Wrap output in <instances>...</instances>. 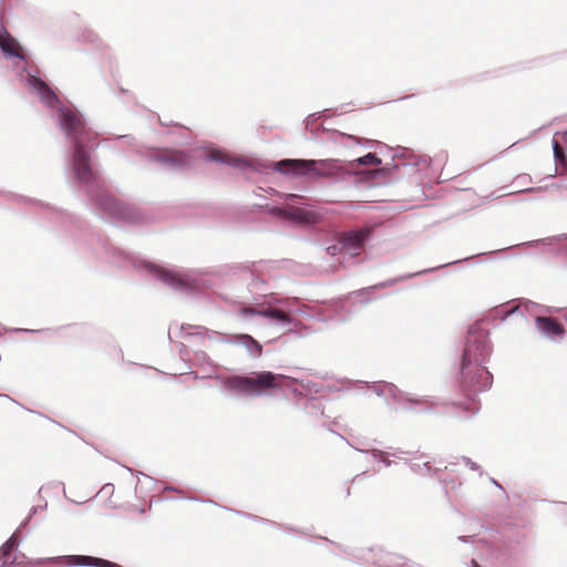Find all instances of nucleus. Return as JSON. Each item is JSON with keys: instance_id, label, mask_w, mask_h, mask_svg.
<instances>
[{"instance_id": "nucleus-1", "label": "nucleus", "mask_w": 567, "mask_h": 567, "mask_svg": "<svg viewBox=\"0 0 567 567\" xmlns=\"http://www.w3.org/2000/svg\"><path fill=\"white\" fill-rule=\"evenodd\" d=\"M58 118L61 128L74 144L73 171L79 182L89 184L95 181L94 173L89 165L86 151V142L91 141L92 133L86 130L80 116L68 107L60 106L58 109Z\"/></svg>"}, {"instance_id": "nucleus-2", "label": "nucleus", "mask_w": 567, "mask_h": 567, "mask_svg": "<svg viewBox=\"0 0 567 567\" xmlns=\"http://www.w3.org/2000/svg\"><path fill=\"white\" fill-rule=\"evenodd\" d=\"M492 353L488 336L478 323L468 328L462 354L461 370L465 382H471L472 373L478 375L480 388L491 386L493 377L484 365Z\"/></svg>"}, {"instance_id": "nucleus-3", "label": "nucleus", "mask_w": 567, "mask_h": 567, "mask_svg": "<svg viewBox=\"0 0 567 567\" xmlns=\"http://www.w3.org/2000/svg\"><path fill=\"white\" fill-rule=\"evenodd\" d=\"M354 386L358 389L367 388L371 390L374 394L382 398L388 405L401 408L415 413L432 412L437 406L445 404L436 396H416L414 394L403 392L393 383L384 381L373 382L371 385L363 381H355Z\"/></svg>"}, {"instance_id": "nucleus-4", "label": "nucleus", "mask_w": 567, "mask_h": 567, "mask_svg": "<svg viewBox=\"0 0 567 567\" xmlns=\"http://www.w3.org/2000/svg\"><path fill=\"white\" fill-rule=\"evenodd\" d=\"M316 319L326 321L340 320L341 318L336 316L324 317L297 298H286V341L290 338L310 334L313 331L312 322Z\"/></svg>"}, {"instance_id": "nucleus-5", "label": "nucleus", "mask_w": 567, "mask_h": 567, "mask_svg": "<svg viewBox=\"0 0 567 567\" xmlns=\"http://www.w3.org/2000/svg\"><path fill=\"white\" fill-rule=\"evenodd\" d=\"M282 385V377L269 371L252 372L246 377H233L226 382V386L245 396L271 395Z\"/></svg>"}, {"instance_id": "nucleus-6", "label": "nucleus", "mask_w": 567, "mask_h": 567, "mask_svg": "<svg viewBox=\"0 0 567 567\" xmlns=\"http://www.w3.org/2000/svg\"><path fill=\"white\" fill-rule=\"evenodd\" d=\"M320 388L309 379L286 374V399L301 403L305 411L313 417L324 416V406L319 400Z\"/></svg>"}, {"instance_id": "nucleus-7", "label": "nucleus", "mask_w": 567, "mask_h": 567, "mask_svg": "<svg viewBox=\"0 0 567 567\" xmlns=\"http://www.w3.org/2000/svg\"><path fill=\"white\" fill-rule=\"evenodd\" d=\"M286 177L305 176L315 177H339L341 165L338 159H288L286 158Z\"/></svg>"}, {"instance_id": "nucleus-8", "label": "nucleus", "mask_w": 567, "mask_h": 567, "mask_svg": "<svg viewBox=\"0 0 567 567\" xmlns=\"http://www.w3.org/2000/svg\"><path fill=\"white\" fill-rule=\"evenodd\" d=\"M344 556L377 567H415V564L404 556L384 550L382 547L361 548L352 553L344 550Z\"/></svg>"}, {"instance_id": "nucleus-9", "label": "nucleus", "mask_w": 567, "mask_h": 567, "mask_svg": "<svg viewBox=\"0 0 567 567\" xmlns=\"http://www.w3.org/2000/svg\"><path fill=\"white\" fill-rule=\"evenodd\" d=\"M194 158L217 162L238 168L247 174L248 179H252L254 175L258 173L262 174L268 168L257 161H248L241 157H236L220 150L206 151L198 148L195 151Z\"/></svg>"}, {"instance_id": "nucleus-10", "label": "nucleus", "mask_w": 567, "mask_h": 567, "mask_svg": "<svg viewBox=\"0 0 567 567\" xmlns=\"http://www.w3.org/2000/svg\"><path fill=\"white\" fill-rule=\"evenodd\" d=\"M144 267L155 278L176 290H196L205 286V280H199L193 271L184 274L173 272L151 262H145Z\"/></svg>"}, {"instance_id": "nucleus-11", "label": "nucleus", "mask_w": 567, "mask_h": 567, "mask_svg": "<svg viewBox=\"0 0 567 567\" xmlns=\"http://www.w3.org/2000/svg\"><path fill=\"white\" fill-rule=\"evenodd\" d=\"M373 235V227L364 226L357 229L343 231L340 238V246L343 248V255L349 257H358L364 250Z\"/></svg>"}, {"instance_id": "nucleus-12", "label": "nucleus", "mask_w": 567, "mask_h": 567, "mask_svg": "<svg viewBox=\"0 0 567 567\" xmlns=\"http://www.w3.org/2000/svg\"><path fill=\"white\" fill-rule=\"evenodd\" d=\"M526 310L534 316L538 332L551 341L560 340L565 334V328L555 318L543 316L542 306L534 302L525 303Z\"/></svg>"}, {"instance_id": "nucleus-13", "label": "nucleus", "mask_w": 567, "mask_h": 567, "mask_svg": "<svg viewBox=\"0 0 567 567\" xmlns=\"http://www.w3.org/2000/svg\"><path fill=\"white\" fill-rule=\"evenodd\" d=\"M470 381L471 382H465L463 373L461 372L458 386L461 391L468 398L465 403L456 405V408L460 409L458 415L461 417H471L475 415L480 410V403L475 400L474 394L489 389V386L480 388L477 382L478 375L476 373H472Z\"/></svg>"}, {"instance_id": "nucleus-14", "label": "nucleus", "mask_w": 567, "mask_h": 567, "mask_svg": "<svg viewBox=\"0 0 567 567\" xmlns=\"http://www.w3.org/2000/svg\"><path fill=\"white\" fill-rule=\"evenodd\" d=\"M293 194H286V224L292 223L300 226H312L321 221L322 215L308 207H292L287 200L295 198Z\"/></svg>"}, {"instance_id": "nucleus-15", "label": "nucleus", "mask_w": 567, "mask_h": 567, "mask_svg": "<svg viewBox=\"0 0 567 567\" xmlns=\"http://www.w3.org/2000/svg\"><path fill=\"white\" fill-rule=\"evenodd\" d=\"M432 161L433 159L426 155H419L413 153L411 150L400 147L392 157L391 165L394 169L402 166L412 167L421 172L427 168Z\"/></svg>"}, {"instance_id": "nucleus-16", "label": "nucleus", "mask_w": 567, "mask_h": 567, "mask_svg": "<svg viewBox=\"0 0 567 567\" xmlns=\"http://www.w3.org/2000/svg\"><path fill=\"white\" fill-rule=\"evenodd\" d=\"M152 159L159 163L164 168L171 171L184 169L190 165L187 155L172 150L161 151L154 154Z\"/></svg>"}, {"instance_id": "nucleus-17", "label": "nucleus", "mask_w": 567, "mask_h": 567, "mask_svg": "<svg viewBox=\"0 0 567 567\" xmlns=\"http://www.w3.org/2000/svg\"><path fill=\"white\" fill-rule=\"evenodd\" d=\"M409 467L411 471L417 475L426 476V475H434L437 476L439 481L443 484V487L445 489V493L449 494V487L455 488L456 483L452 480L447 482L446 477L441 473V470L437 467H433L429 461L420 462L419 458H411L408 462Z\"/></svg>"}, {"instance_id": "nucleus-18", "label": "nucleus", "mask_w": 567, "mask_h": 567, "mask_svg": "<svg viewBox=\"0 0 567 567\" xmlns=\"http://www.w3.org/2000/svg\"><path fill=\"white\" fill-rule=\"evenodd\" d=\"M28 84L34 90L37 94H39L41 101L48 105L53 106L59 103V99L55 93L48 86V84L38 78L35 74L28 73L27 75Z\"/></svg>"}, {"instance_id": "nucleus-19", "label": "nucleus", "mask_w": 567, "mask_h": 567, "mask_svg": "<svg viewBox=\"0 0 567 567\" xmlns=\"http://www.w3.org/2000/svg\"><path fill=\"white\" fill-rule=\"evenodd\" d=\"M97 208L111 218L123 219L126 217L122 203L110 195H102L96 202Z\"/></svg>"}, {"instance_id": "nucleus-20", "label": "nucleus", "mask_w": 567, "mask_h": 567, "mask_svg": "<svg viewBox=\"0 0 567 567\" xmlns=\"http://www.w3.org/2000/svg\"><path fill=\"white\" fill-rule=\"evenodd\" d=\"M433 269L434 268H429V269L420 270V271H416V272H409V274L400 275L398 277L384 280V281H382V282H380L378 285L370 286L368 288L354 291V292H352V295L364 296V295L370 293L371 291H373L377 288L391 287V286H394V285H396L399 282H402V281L406 280V279L413 278L415 276H420V275H423V274L431 272Z\"/></svg>"}, {"instance_id": "nucleus-21", "label": "nucleus", "mask_w": 567, "mask_h": 567, "mask_svg": "<svg viewBox=\"0 0 567 567\" xmlns=\"http://www.w3.org/2000/svg\"><path fill=\"white\" fill-rule=\"evenodd\" d=\"M17 533H14L0 548V567H11L20 564L19 557L13 553L17 546Z\"/></svg>"}, {"instance_id": "nucleus-22", "label": "nucleus", "mask_w": 567, "mask_h": 567, "mask_svg": "<svg viewBox=\"0 0 567 567\" xmlns=\"http://www.w3.org/2000/svg\"><path fill=\"white\" fill-rule=\"evenodd\" d=\"M0 49L7 58H19L24 60V55L20 53V47L3 28H0Z\"/></svg>"}, {"instance_id": "nucleus-23", "label": "nucleus", "mask_w": 567, "mask_h": 567, "mask_svg": "<svg viewBox=\"0 0 567 567\" xmlns=\"http://www.w3.org/2000/svg\"><path fill=\"white\" fill-rule=\"evenodd\" d=\"M231 342L244 346L247 352L254 358H257L261 354V344L249 334L235 336Z\"/></svg>"}, {"instance_id": "nucleus-24", "label": "nucleus", "mask_w": 567, "mask_h": 567, "mask_svg": "<svg viewBox=\"0 0 567 567\" xmlns=\"http://www.w3.org/2000/svg\"><path fill=\"white\" fill-rule=\"evenodd\" d=\"M381 164V159L374 153H368L352 162L349 163V168L354 169L357 166L361 165H379Z\"/></svg>"}, {"instance_id": "nucleus-25", "label": "nucleus", "mask_w": 567, "mask_h": 567, "mask_svg": "<svg viewBox=\"0 0 567 567\" xmlns=\"http://www.w3.org/2000/svg\"><path fill=\"white\" fill-rule=\"evenodd\" d=\"M339 436L342 440H344L349 445H351L355 451L361 452V453L371 454L373 460L378 461L379 463L381 461V457L389 456V452H384V451H381L378 449H369L367 445H364V446L363 445L362 446L353 445L349 441H347L344 436H342V435H339Z\"/></svg>"}, {"instance_id": "nucleus-26", "label": "nucleus", "mask_w": 567, "mask_h": 567, "mask_svg": "<svg viewBox=\"0 0 567 567\" xmlns=\"http://www.w3.org/2000/svg\"><path fill=\"white\" fill-rule=\"evenodd\" d=\"M517 311H519V307L512 306V305H503L501 307L495 308L493 311V315H495L496 317H499L501 320L503 321L507 317H509L511 315H513Z\"/></svg>"}, {"instance_id": "nucleus-27", "label": "nucleus", "mask_w": 567, "mask_h": 567, "mask_svg": "<svg viewBox=\"0 0 567 567\" xmlns=\"http://www.w3.org/2000/svg\"><path fill=\"white\" fill-rule=\"evenodd\" d=\"M340 246V238H338V241L333 245H330L327 247V254L330 256H337L339 254H343V248Z\"/></svg>"}, {"instance_id": "nucleus-28", "label": "nucleus", "mask_w": 567, "mask_h": 567, "mask_svg": "<svg viewBox=\"0 0 567 567\" xmlns=\"http://www.w3.org/2000/svg\"><path fill=\"white\" fill-rule=\"evenodd\" d=\"M462 461L467 467H470V470L477 471L480 472V475H482L481 466L477 463L465 456L462 457Z\"/></svg>"}, {"instance_id": "nucleus-29", "label": "nucleus", "mask_w": 567, "mask_h": 567, "mask_svg": "<svg viewBox=\"0 0 567 567\" xmlns=\"http://www.w3.org/2000/svg\"><path fill=\"white\" fill-rule=\"evenodd\" d=\"M554 157H558V152L564 151L556 138L551 142Z\"/></svg>"}, {"instance_id": "nucleus-30", "label": "nucleus", "mask_w": 567, "mask_h": 567, "mask_svg": "<svg viewBox=\"0 0 567 567\" xmlns=\"http://www.w3.org/2000/svg\"><path fill=\"white\" fill-rule=\"evenodd\" d=\"M408 454H409V452L398 450L395 452L389 453V456H392V457L399 458V460H403L404 455H408Z\"/></svg>"}, {"instance_id": "nucleus-31", "label": "nucleus", "mask_w": 567, "mask_h": 567, "mask_svg": "<svg viewBox=\"0 0 567 567\" xmlns=\"http://www.w3.org/2000/svg\"><path fill=\"white\" fill-rule=\"evenodd\" d=\"M556 162L560 163L561 165L565 164V161L567 159L566 154L564 151L558 152V157H555Z\"/></svg>"}, {"instance_id": "nucleus-32", "label": "nucleus", "mask_w": 567, "mask_h": 567, "mask_svg": "<svg viewBox=\"0 0 567 567\" xmlns=\"http://www.w3.org/2000/svg\"><path fill=\"white\" fill-rule=\"evenodd\" d=\"M269 212H270L272 215H276V216H281V215H284V208H280V207H272V208H269Z\"/></svg>"}, {"instance_id": "nucleus-33", "label": "nucleus", "mask_w": 567, "mask_h": 567, "mask_svg": "<svg viewBox=\"0 0 567 567\" xmlns=\"http://www.w3.org/2000/svg\"><path fill=\"white\" fill-rule=\"evenodd\" d=\"M381 464H383L384 466H391L394 462L392 460H390V456H383L381 457V461H380Z\"/></svg>"}, {"instance_id": "nucleus-34", "label": "nucleus", "mask_w": 567, "mask_h": 567, "mask_svg": "<svg viewBox=\"0 0 567 567\" xmlns=\"http://www.w3.org/2000/svg\"><path fill=\"white\" fill-rule=\"evenodd\" d=\"M331 425H338V421H337V420H333V421H331V422H329V423H327V422H323V423H322V426H323V427H326V429H328L329 431L333 432V430L331 429Z\"/></svg>"}, {"instance_id": "nucleus-35", "label": "nucleus", "mask_w": 567, "mask_h": 567, "mask_svg": "<svg viewBox=\"0 0 567 567\" xmlns=\"http://www.w3.org/2000/svg\"><path fill=\"white\" fill-rule=\"evenodd\" d=\"M275 171L277 172H284V161H279L275 164V167H274Z\"/></svg>"}, {"instance_id": "nucleus-36", "label": "nucleus", "mask_w": 567, "mask_h": 567, "mask_svg": "<svg viewBox=\"0 0 567 567\" xmlns=\"http://www.w3.org/2000/svg\"><path fill=\"white\" fill-rule=\"evenodd\" d=\"M445 158H446V154H445V153H441V154H439V155H436V156H435V159H436V161H440V162H441V161H444Z\"/></svg>"}, {"instance_id": "nucleus-37", "label": "nucleus", "mask_w": 567, "mask_h": 567, "mask_svg": "<svg viewBox=\"0 0 567 567\" xmlns=\"http://www.w3.org/2000/svg\"><path fill=\"white\" fill-rule=\"evenodd\" d=\"M561 248L564 249V252L567 254V236L564 239V243L561 245Z\"/></svg>"}, {"instance_id": "nucleus-38", "label": "nucleus", "mask_w": 567, "mask_h": 567, "mask_svg": "<svg viewBox=\"0 0 567 567\" xmlns=\"http://www.w3.org/2000/svg\"><path fill=\"white\" fill-rule=\"evenodd\" d=\"M491 482L496 486L498 487L499 489H503V486L494 478H491Z\"/></svg>"}, {"instance_id": "nucleus-39", "label": "nucleus", "mask_w": 567, "mask_h": 567, "mask_svg": "<svg viewBox=\"0 0 567 567\" xmlns=\"http://www.w3.org/2000/svg\"><path fill=\"white\" fill-rule=\"evenodd\" d=\"M285 530H286V533H287V532H291V533H293V534H297V533H298L295 528H292V527H288L287 525H286V527H285Z\"/></svg>"}, {"instance_id": "nucleus-40", "label": "nucleus", "mask_w": 567, "mask_h": 567, "mask_svg": "<svg viewBox=\"0 0 567 567\" xmlns=\"http://www.w3.org/2000/svg\"><path fill=\"white\" fill-rule=\"evenodd\" d=\"M367 472H363L361 474H358L357 476H354L351 481V483L355 482L358 477H360L361 475H364Z\"/></svg>"}, {"instance_id": "nucleus-41", "label": "nucleus", "mask_w": 567, "mask_h": 567, "mask_svg": "<svg viewBox=\"0 0 567 567\" xmlns=\"http://www.w3.org/2000/svg\"><path fill=\"white\" fill-rule=\"evenodd\" d=\"M350 495H351V489H350V486H348L346 489V497H349Z\"/></svg>"}, {"instance_id": "nucleus-42", "label": "nucleus", "mask_w": 567, "mask_h": 567, "mask_svg": "<svg viewBox=\"0 0 567 567\" xmlns=\"http://www.w3.org/2000/svg\"><path fill=\"white\" fill-rule=\"evenodd\" d=\"M454 262H455V261H453L452 264H454ZM450 264H451V262H446V265H445V266H450ZM443 266H444V265H441V266H437V267H433L434 269H433L432 271H434L435 269H439V268H441V267H443Z\"/></svg>"}, {"instance_id": "nucleus-43", "label": "nucleus", "mask_w": 567, "mask_h": 567, "mask_svg": "<svg viewBox=\"0 0 567 567\" xmlns=\"http://www.w3.org/2000/svg\"><path fill=\"white\" fill-rule=\"evenodd\" d=\"M563 141H564L565 143H567V131H566V132H564V134H563Z\"/></svg>"}, {"instance_id": "nucleus-44", "label": "nucleus", "mask_w": 567, "mask_h": 567, "mask_svg": "<svg viewBox=\"0 0 567 567\" xmlns=\"http://www.w3.org/2000/svg\"><path fill=\"white\" fill-rule=\"evenodd\" d=\"M243 311H244V313H248V312L254 313V310H252V309H247V308H245Z\"/></svg>"}, {"instance_id": "nucleus-45", "label": "nucleus", "mask_w": 567, "mask_h": 567, "mask_svg": "<svg viewBox=\"0 0 567 567\" xmlns=\"http://www.w3.org/2000/svg\"><path fill=\"white\" fill-rule=\"evenodd\" d=\"M471 564H472V567H481L475 560H472Z\"/></svg>"}, {"instance_id": "nucleus-46", "label": "nucleus", "mask_w": 567, "mask_h": 567, "mask_svg": "<svg viewBox=\"0 0 567 567\" xmlns=\"http://www.w3.org/2000/svg\"><path fill=\"white\" fill-rule=\"evenodd\" d=\"M458 540H461V542H466L467 539H466V537H465V536H460V537H458Z\"/></svg>"}, {"instance_id": "nucleus-47", "label": "nucleus", "mask_w": 567, "mask_h": 567, "mask_svg": "<svg viewBox=\"0 0 567 567\" xmlns=\"http://www.w3.org/2000/svg\"><path fill=\"white\" fill-rule=\"evenodd\" d=\"M275 313L279 317V318H284V315L280 313V311H275Z\"/></svg>"}, {"instance_id": "nucleus-48", "label": "nucleus", "mask_w": 567, "mask_h": 567, "mask_svg": "<svg viewBox=\"0 0 567 567\" xmlns=\"http://www.w3.org/2000/svg\"><path fill=\"white\" fill-rule=\"evenodd\" d=\"M533 190H534V188H527V189H525L524 192H525V193H529V192H533Z\"/></svg>"}, {"instance_id": "nucleus-49", "label": "nucleus", "mask_w": 567, "mask_h": 567, "mask_svg": "<svg viewBox=\"0 0 567 567\" xmlns=\"http://www.w3.org/2000/svg\"><path fill=\"white\" fill-rule=\"evenodd\" d=\"M389 169V166H384L381 171H388Z\"/></svg>"}]
</instances>
